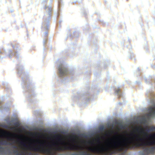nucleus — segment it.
Segmentation results:
<instances>
[{
    "label": "nucleus",
    "instance_id": "1",
    "mask_svg": "<svg viewBox=\"0 0 155 155\" xmlns=\"http://www.w3.org/2000/svg\"><path fill=\"white\" fill-rule=\"evenodd\" d=\"M137 133H134L128 135L127 137L122 136L121 140L117 137L107 144L108 148L114 149L120 148V150L128 148L129 145L135 141L140 142L139 145L143 150L140 151V155H147L155 152V140L154 137L149 134L150 131H155V127H151L147 129V132L141 128L137 129Z\"/></svg>",
    "mask_w": 155,
    "mask_h": 155
},
{
    "label": "nucleus",
    "instance_id": "13",
    "mask_svg": "<svg viewBox=\"0 0 155 155\" xmlns=\"http://www.w3.org/2000/svg\"><path fill=\"white\" fill-rule=\"evenodd\" d=\"M37 142H38L39 143H41V144H43V142L42 141H41L39 140H37Z\"/></svg>",
    "mask_w": 155,
    "mask_h": 155
},
{
    "label": "nucleus",
    "instance_id": "11",
    "mask_svg": "<svg viewBox=\"0 0 155 155\" xmlns=\"http://www.w3.org/2000/svg\"><path fill=\"white\" fill-rule=\"evenodd\" d=\"M48 10H49V11H48V13L49 14V15H50V12L51 11V9L50 8H49V7L48 8Z\"/></svg>",
    "mask_w": 155,
    "mask_h": 155
},
{
    "label": "nucleus",
    "instance_id": "4",
    "mask_svg": "<svg viewBox=\"0 0 155 155\" xmlns=\"http://www.w3.org/2000/svg\"><path fill=\"white\" fill-rule=\"evenodd\" d=\"M35 151H38L41 153H45L46 152L44 149L40 145H38L36 147H35Z\"/></svg>",
    "mask_w": 155,
    "mask_h": 155
},
{
    "label": "nucleus",
    "instance_id": "12",
    "mask_svg": "<svg viewBox=\"0 0 155 155\" xmlns=\"http://www.w3.org/2000/svg\"><path fill=\"white\" fill-rule=\"evenodd\" d=\"M107 127L108 128H109L110 127V126L109 123H108L107 124Z\"/></svg>",
    "mask_w": 155,
    "mask_h": 155
},
{
    "label": "nucleus",
    "instance_id": "2",
    "mask_svg": "<svg viewBox=\"0 0 155 155\" xmlns=\"http://www.w3.org/2000/svg\"><path fill=\"white\" fill-rule=\"evenodd\" d=\"M58 72L60 77H62L68 73V70L65 65L62 63H60L58 66Z\"/></svg>",
    "mask_w": 155,
    "mask_h": 155
},
{
    "label": "nucleus",
    "instance_id": "3",
    "mask_svg": "<svg viewBox=\"0 0 155 155\" xmlns=\"http://www.w3.org/2000/svg\"><path fill=\"white\" fill-rule=\"evenodd\" d=\"M7 141L6 140H0V154L3 153L5 152L6 150L8 149L7 147H4L2 145H6L7 144Z\"/></svg>",
    "mask_w": 155,
    "mask_h": 155
},
{
    "label": "nucleus",
    "instance_id": "7",
    "mask_svg": "<svg viewBox=\"0 0 155 155\" xmlns=\"http://www.w3.org/2000/svg\"><path fill=\"white\" fill-rule=\"evenodd\" d=\"M116 124L118 125L121 128L123 127L122 124L120 122H116Z\"/></svg>",
    "mask_w": 155,
    "mask_h": 155
},
{
    "label": "nucleus",
    "instance_id": "15",
    "mask_svg": "<svg viewBox=\"0 0 155 155\" xmlns=\"http://www.w3.org/2000/svg\"><path fill=\"white\" fill-rule=\"evenodd\" d=\"M45 35H47L48 34V32H46L45 33Z\"/></svg>",
    "mask_w": 155,
    "mask_h": 155
},
{
    "label": "nucleus",
    "instance_id": "8",
    "mask_svg": "<svg viewBox=\"0 0 155 155\" xmlns=\"http://www.w3.org/2000/svg\"><path fill=\"white\" fill-rule=\"evenodd\" d=\"M115 93L119 95V96L120 95V90L119 89L116 90L115 91Z\"/></svg>",
    "mask_w": 155,
    "mask_h": 155
},
{
    "label": "nucleus",
    "instance_id": "17",
    "mask_svg": "<svg viewBox=\"0 0 155 155\" xmlns=\"http://www.w3.org/2000/svg\"><path fill=\"white\" fill-rule=\"evenodd\" d=\"M34 142H36V141L35 140H34Z\"/></svg>",
    "mask_w": 155,
    "mask_h": 155
},
{
    "label": "nucleus",
    "instance_id": "6",
    "mask_svg": "<svg viewBox=\"0 0 155 155\" xmlns=\"http://www.w3.org/2000/svg\"><path fill=\"white\" fill-rule=\"evenodd\" d=\"M44 24L43 25L44 27H45V28H46V29H48V22H44Z\"/></svg>",
    "mask_w": 155,
    "mask_h": 155
},
{
    "label": "nucleus",
    "instance_id": "16",
    "mask_svg": "<svg viewBox=\"0 0 155 155\" xmlns=\"http://www.w3.org/2000/svg\"><path fill=\"white\" fill-rule=\"evenodd\" d=\"M14 127H10V129H12H12H14Z\"/></svg>",
    "mask_w": 155,
    "mask_h": 155
},
{
    "label": "nucleus",
    "instance_id": "14",
    "mask_svg": "<svg viewBox=\"0 0 155 155\" xmlns=\"http://www.w3.org/2000/svg\"><path fill=\"white\" fill-rule=\"evenodd\" d=\"M114 127V124H113L112 125V128Z\"/></svg>",
    "mask_w": 155,
    "mask_h": 155
},
{
    "label": "nucleus",
    "instance_id": "9",
    "mask_svg": "<svg viewBox=\"0 0 155 155\" xmlns=\"http://www.w3.org/2000/svg\"><path fill=\"white\" fill-rule=\"evenodd\" d=\"M97 149L99 150H103L106 149L104 147H103L102 146H101L100 148H99V147Z\"/></svg>",
    "mask_w": 155,
    "mask_h": 155
},
{
    "label": "nucleus",
    "instance_id": "18",
    "mask_svg": "<svg viewBox=\"0 0 155 155\" xmlns=\"http://www.w3.org/2000/svg\"><path fill=\"white\" fill-rule=\"evenodd\" d=\"M144 120H145V118H144Z\"/></svg>",
    "mask_w": 155,
    "mask_h": 155
},
{
    "label": "nucleus",
    "instance_id": "10",
    "mask_svg": "<svg viewBox=\"0 0 155 155\" xmlns=\"http://www.w3.org/2000/svg\"><path fill=\"white\" fill-rule=\"evenodd\" d=\"M13 143V142L12 143V142H10L8 141L7 145H11L12 144V143Z\"/></svg>",
    "mask_w": 155,
    "mask_h": 155
},
{
    "label": "nucleus",
    "instance_id": "5",
    "mask_svg": "<svg viewBox=\"0 0 155 155\" xmlns=\"http://www.w3.org/2000/svg\"><path fill=\"white\" fill-rule=\"evenodd\" d=\"M105 127L104 126H100L99 128V132L102 133L105 130Z\"/></svg>",
    "mask_w": 155,
    "mask_h": 155
}]
</instances>
